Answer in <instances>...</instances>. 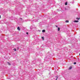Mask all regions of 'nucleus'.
I'll return each instance as SVG.
<instances>
[{
    "label": "nucleus",
    "instance_id": "obj_8",
    "mask_svg": "<svg viewBox=\"0 0 80 80\" xmlns=\"http://www.w3.org/2000/svg\"><path fill=\"white\" fill-rule=\"evenodd\" d=\"M58 31H60V28H58Z\"/></svg>",
    "mask_w": 80,
    "mask_h": 80
},
{
    "label": "nucleus",
    "instance_id": "obj_13",
    "mask_svg": "<svg viewBox=\"0 0 80 80\" xmlns=\"http://www.w3.org/2000/svg\"><path fill=\"white\" fill-rule=\"evenodd\" d=\"M14 50H15L14 51H16V49H15Z\"/></svg>",
    "mask_w": 80,
    "mask_h": 80
},
{
    "label": "nucleus",
    "instance_id": "obj_14",
    "mask_svg": "<svg viewBox=\"0 0 80 80\" xmlns=\"http://www.w3.org/2000/svg\"><path fill=\"white\" fill-rule=\"evenodd\" d=\"M26 33H27V34H28V32H26Z\"/></svg>",
    "mask_w": 80,
    "mask_h": 80
},
{
    "label": "nucleus",
    "instance_id": "obj_6",
    "mask_svg": "<svg viewBox=\"0 0 80 80\" xmlns=\"http://www.w3.org/2000/svg\"><path fill=\"white\" fill-rule=\"evenodd\" d=\"M66 23H68V22H69V21L68 20H67L66 21Z\"/></svg>",
    "mask_w": 80,
    "mask_h": 80
},
{
    "label": "nucleus",
    "instance_id": "obj_2",
    "mask_svg": "<svg viewBox=\"0 0 80 80\" xmlns=\"http://www.w3.org/2000/svg\"><path fill=\"white\" fill-rule=\"evenodd\" d=\"M72 68V67H70L69 68V70H71Z\"/></svg>",
    "mask_w": 80,
    "mask_h": 80
},
{
    "label": "nucleus",
    "instance_id": "obj_1",
    "mask_svg": "<svg viewBox=\"0 0 80 80\" xmlns=\"http://www.w3.org/2000/svg\"><path fill=\"white\" fill-rule=\"evenodd\" d=\"M74 22H75L76 23H77V22H78V21L75 20V21H74Z\"/></svg>",
    "mask_w": 80,
    "mask_h": 80
},
{
    "label": "nucleus",
    "instance_id": "obj_7",
    "mask_svg": "<svg viewBox=\"0 0 80 80\" xmlns=\"http://www.w3.org/2000/svg\"><path fill=\"white\" fill-rule=\"evenodd\" d=\"M77 20H80V18H76Z\"/></svg>",
    "mask_w": 80,
    "mask_h": 80
},
{
    "label": "nucleus",
    "instance_id": "obj_15",
    "mask_svg": "<svg viewBox=\"0 0 80 80\" xmlns=\"http://www.w3.org/2000/svg\"><path fill=\"white\" fill-rule=\"evenodd\" d=\"M1 18V16L0 15V18Z\"/></svg>",
    "mask_w": 80,
    "mask_h": 80
},
{
    "label": "nucleus",
    "instance_id": "obj_9",
    "mask_svg": "<svg viewBox=\"0 0 80 80\" xmlns=\"http://www.w3.org/2000/svg\"><path fill=\"white\" fill-rule=\"evenodd\" d=\"M42 39L43 40H44V38L43 37H42Z\"/></svg>",
    "mask_w": 80,
    "mask_h": 80
},
{
    "label": "nucleus",
    "instance_id": "obj_3",
    "mask_svg": "<svg viewBox=\"0 0 80 80\" xmlns=\"http://www.w3.org/2000/svg\"><path fill=\"white\" fill-rule=\"evenodd\" d=\"M8 65H11V64L10 63H9V62H8Z\"/></svg>",
    "mask_w": 80,
    "mask_h": 80
},
{
    "label": "nucleus",
    "instance_id": "obj_4",
    "mask_svg": "<svg viewBox=\"0 0 80 80\" xmlns=\"http://www.w3.org/2000/svg\"><path fill=\"white\" fill-rule=\"evenodd\" d=\"M17 29H18V30L20 31V27H18Z\"/></svg>",
    "mask_w": 80,
    "mask_h": 80
},
{
    "label": "nucleus",
    "instance_id": "obj_11",
    "mask_svg": "<svg viewBox=\"0 0 80 80\" xmlns=\"http://www.w3.org/2000/svg\"><path fill=\"white\" fill-rule=\"evenodd\" d=\"M76 64H77V62H75L74 63V64H75V65Z\"/></svg>",
    "mask_w": 80,
    "mask_h": 80
},
{
    "label": "nucleus",
    "instance_id": "obj_5",
    "mask_svg": "<svg viewBox=\"0 0 80 80\" xmlns=\"http://www.w3.org/2000/svg\"><path fill=\"white\" fill-rule=\"evenodd\" d=\"M45 32V30H43L42 31V32Z\"/></svg>",
    "mask_w": 80,
    "mask_h": 80
},
{
    "label": "nucleus",
    "instance_id": "obj_10",
    "mask_svg": "<svg viewBox=\"0 0 80 80\" xmlns=\"http://www.w3.org/2000/svg\"><path fill=\"white\" fill-rule=\"evenodd\" d=\"M65 5H67V2H66L65 3Z\"/></svg>",
    "mask_w": 80,
    "mask_h": 80
},
{
    "label": "nucleus",
    "instance_id": "obj_12",
    "mask_svg": "<svg viewBox=\"0 0 80 80\" xmlns=\"http://www.w3.org/2000/svg\"><path fill=\"white\" fill-rule=\"evenodd\" d=\"M57 78L56 80H57V79H58V77L57 76H56Z\"/></svg>",
    "mask_w": 80,
    "mask_h": 80
}]
</instances>
